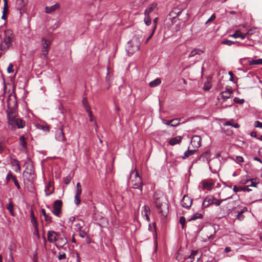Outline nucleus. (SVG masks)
Returning <instances> with one entry per match:
<instances>
[{
  "mask_svg": "<svg viewBox=\"0 0 262 262\" xmlns=\"http://www.w3.org/2000/svg\"><path fill=\"white\" fill-rule=\"evenodd\" d=\"M7 102L8 109L6 113L9 128L11 130H14L16 128H23L25 126L26 122L20 118H17V101L15 97L9 96Z\"/></svg>",
  "mask_w": 262,
  "mask_h": 262,
  "instance_id": "nucleus-1",
  "label": "nucleus"
},
{
  "mask_svg": "<svg viewBox=\"0 0 262 262\" xmlns=\"http://www.w3.org/2000/svg\"><path fill=\"white\" fill-rule=\"evenodd\" d=\"M154 203L158 210V213L163 216H166L169 212L168 206L166 198L162 193H155Z\"/></svg>",
  "mask_w": 262,
  "mask_h": 262,
  "instance_id": "nucleus-2",
  "label": "nucleus"
},
{
  "mask_svg": "<svg viewBox=\"0 0 262 262\" xmlns=\"http://www.w3.org/2000/svg\"><path fill=\"white\" fill-rule=\"evenodd\" d=\"M14 38V34L11 30H7L4 32V37L1 44V50L8 49L12 45Z\"/></svg>",
  "mask_w": 262,
  "mask_h": 262,
  "instance_id": "nucleus-3",
  "label": "nucleus"
},
{
  "mask_svg": "<svg viewBox=\"0 0 262 262\" xmlns=\"http://www.w3.org/2000/svg\"><path fill=\"white\" fill-rule=\"evenodd\" d=\"M201 231L202 239L204 242H207L213 237L215 234L214 227L210 225L203 227Z\"/></svg>",
  "mask_w": 262,
  "mask_h": 262,
  "instance_id": "nucleus-4",
  "label": "nucleus"
},
{
  "mask_svg": "<svg viewBox=\"0 0 262 262\" xmlns=\"http://www.w3.org/2000/svg\"><path fill=\"white\" fill-rule=\"evenodd\" d=\"M25 170L23 174L29 181H31L35 177L34 168L32 163L30 161L25 162Z\"/></svg>",
  "mask_w": 262,
  "mask_h": 262,
  "instance_id": "nucleus-5",
  "label": "nucleus"
},
{
  "mask_svg": "<svg viewBox=\"0 0 262 262\" xmlns=\"http://www.w3.org/2000/svg\"><path fill=\"white\" fill-rule=\"evenodd\" d=\"M140 43L138 38H136L128 42L126 50L128 54H133L139 49Z\"/></svg>",
  "mask_w": 262,
  "mask_h": 262,
  "instance_id": "nucleus-6",
  "label": "nucleus"
},
{
  "mask_svg": "<svg viewBox=\"0 0 262 262\" xmlns=\"http://www.w3.org/2000/svg\"><path fill=\"white\" fill-rule=\"evenodd\" d=\"M183 12V10H179V9L177 8H174L170 13L169 15L171 16V19H174L175 18L178 17L179 19L182 20L183 21H186L188 19V15L187 13H185V17L184 18H182L181 17V15Z\"/></svg>",
  "mask_w": 262,
  "mask_h": 262,
  "instance_id": "nucleus-7",
  "label": "nucleus"
},
{
  "mask_svg": "<svg viewBox=\"0 0 262 262\" xmlns=\"http://www.w3.org/2000/svg\"><path fill=\"white\" fill-rule=\"evenodd\" d=\"M131 183L133 188L139 189L141 193L142 192L143 183L142 179L138 176V173L137 171L136 172L135 178L132 180Z\"/></svg>",
  "mask_w": 262,
  "mask_h": 262,
  "instance_id": "nucleus-8",
  "label": "nucleus"
},
{
  "mask_svg": "<svg viewBox=\"0 0 262 262\" xmlns=\"http://www.w3.org/2000/svg\"><path fill=\"white\" fill-rule=\"evenodd\" d=\"M62 203L61 200H56L53 204V209L52 211L53 214L57 216H59L61 213Z\"/></svg>",
  "mask_w": 262,
  "mask_h": 262,
  "instance_id": "nucleus-9",
  "label": "nucleus"
},
{
  "mask_svg": "<svg viewBox=\"0 0 262 262\" xmlns=\"http://www.w3.org/2000/svg\"><path fill=\"white\" fill-rule=\"evenodd\" d=\"M59 234L54 231L50 230L47 233L48 241L50 243L58 241Z\"/></svg>",
  "mask_w": 262,
  "mask_h": 262,
  "instance_id": "nucleus-10",
  "label": "nucleus"
},
{
  "mask_svg": "<svg viewBox=\"0 0 262 262\" xmlns=\"http://www.w3.org/2000/svg\"><path fill=\"white\" fill-rule=\"evenodd\" d=\"M191 145L194 149H197L201 146V138L200 136L194 135L191 140Z\"/></svg>",
  "mask_w": 262,
  "mask_h": 262,
  "instance_id": "nucleus-11",
  "label": "nucleus"
},
{
  "mask_svg": "<svg viewBox=\"0 0 262 262\" xmlns=\"http://www.w3.org/2000/svg\"><path fill=\"white\" fill-rule=\"evenodd\" d=\"M28 3V0H16L15 8L16 10L19 11V13L21 15V11L24 9Z\"/></svg>",
  "mask_w": 262,
  "mask_h": 262,
  "instance_id": "nucleus-12",
  "label": "nucleus"
},
{
  "mask_svg": "<svg viewBox=\"0 0 262 262\" xmlns=\"http://www.w3.org/2000/svg\"><path fill=\"white\" fill-rule=\"evenodd\" d=\"M10 180L14 181V183L18 189H20V186L19 184L16 177L13 175L11 171L9 170L6 178L7 184L9 183Z\"/></svg>",
  "mask_w": 262,
  "mask_h": 262,
  "instance_id": "nucleus-13",
  "label": "nucleus"
},
{
  "mask_svg": "<svg viewBox=\"0 0 262 262\" xmlns=\"http://www.w3.org/2000/svg\"><path fill=\"white\" fill-rule=\"evenodd\" d=\"M192 203V200L186 195L183 196L181 204L184 208H189L191 207Z\"/></svg>",
  "mask_w": 262,
  "mask_h": 262,
  "instance_id": "nucleus-14",
  "label": "nucleus"
},
{
  "mask_svg": "<svg viewBox=\"0 0 262 262\" xmlns=\"http://www.w3.org/2000/svg\"><path fill=\"white\" fill-rule=\"evenodd\" d=\"M55 137L57 140L61 142H66V138L63 132V127H61L56 132Z\"/></svg>",
  "mask_w": 262,
  "mask_h": 262,
  "instance_id": "nucleus-15",
  "label": "nucleus"
},
{
  "mask_svg": "<svg viewBox=\"0 0 262 262\" xmlns=\"http://www.w3.org/2000/svg\"><path fill=\"white\" fill-rule=\"evenodd\" d=\"M42 40L45 41L44 44L43 45V47L41 50L42 55L46 57L49 53L50 42L49 40H46L44 38H42Z\"/></svg>",
  "mask_w": 262,
  "mask_h": 262,
  "instance_id": "nucleus-16",
  "label": "nucleus"
},
{
  "mask_svg": "<svg viewBox=\"0 0 262 262\" xmlns=\"http://www.w3.org/2000/svg\"><path fill=\"white\" fill-rule=\"evenodd\" d=\"M233 91L230 89H227L226 91L221 92L220 97H221L225 101L226 99L231 97Z\"/></svg>",
  "mask_w": 262,
  "mask_h": 262,
  "instance_id": "nucleus-17",
  "label": "nucleus"
},
{
  "mask_svg": "<svg viewBox=\"0 0 262 262\" xmlns=\"http://www.w3.org/2000/svg\"><path fill=\"white\" fill-rule=\"evenodd\" d=\"M30 216H31V222L34 227L35 232L38 235V229L37 227V221L35 216L34 212L32 209L30 211Z\"/></svg>",
  "mask_w": 262,
  "mask_h": 262,
  "instance_id": "nucleus-18",
  "label": "nucleus"
},
{
  "mask_svg": "<svg viewBox=\"0 0 262 262\" xmlns=\"http://www.w3.org/2000/svg\"><path fill=\"white\" fill-rule=\"evenodd\" d=\"M210 157V152L209 151H206L203 153L201 156L197 157L196 160H200L203 162H209Z\"/></svg>",
  "mask_w": 262,
  "mask_h": 262,
  "instance_id": "nucleus-19",
  "label": "nucleus"
},
{
  "mask_svg": "<svg viewBox=\"0 0 262 262\" xmlns=\"http://www.w3.org/2000/svg\"><path fill=\"white\" fill-rule=\"evenodd\" d=\"M182 137L181 136H178L172 138L169 141V144L170 145L174 146L176 144H179L182 142Z\"/></svg>",
  "mask_w": 262,
  "mask_h": 262,
  "instance_id": "nucleus-20",
  "label": "nucleus"
},
{
  "mask_svg": "<svg viewBox=\"0 0 262 262\" xmlns=\"http://www.w3.org/2000/svg\"><path fill=\"white\" fill-rule=\"evenodd\" d=\"M213 201H214V198L212 196H207L203 202V206L208 207L209 205L213 204Z\"/></svg>",
  "mask_w": 262,
  "mask_h": 262,
  "instance_id": "nucleus-21",
  "label": "nucleus"
},
{
  "mask_svg": "<svg viewBox=\"0 0 262 262\" xmlns=\"http://www.w3.org/2000/svg\"><path fill=\"white\" fill-rule=\"evenodd\" d=\"M203 187L205 189L210 190L212 189L214 183L211 180L203 181Z\"/></svg>",
  "mask_w": 262,
  "mask_h": 262,
  "instance_id": "nucleus-22",
  "label": "nucleus"
},
{
  "mask_svg": "<svg viewBox=\"0 0 262 262\" xmlns=\"http://www.w3.org/2000/svg\"><path fill=\"white\" fill-rule=\"evenodd\" d=\"M60 8V5L58 3H56L55 5L51 6L46 7V12L47 13H51L53 12H54L56 10Z\"/></svg>",
  "mask_w": 262,
  "mask_h": 262,
  "instance_id": "nucleus-23",
  "label": "nucleus"
},
{
  "mask_svg": "<svg viewBox=\"0 0 262 262\" xmlns=\"http://www.w3.org/2000/svg\"><path fill=\"white\" fill-rule=\"evenodd\" d=\"M150 212V208L148 206L144 205L143 207V210L142 211V215L143 217H145L146 221H149V217L148 213Z\"/></svg>",
  "mask_w": 262,
  "mask_h": 262,
  "instance_id": "nucleus-24",
  "label": "nucleus"
},
{
  "mask_svg": "<svg viewBox=\"0 0 262 262\" xmlns=\"http://www.w3.org/2000/svg\"><path fill=\"white\" fill-rule=\"evenodd\" d=\"M245 184H246L247 187H257V185L258 184V181L257 180V179H252L251 180H249L246 181L245 182Z\"/></svg>",
  "mask_w": 262,
  "mask_h": 262,
  "instance_id": "nucleus-25",
  "label": "nucleus"
},
{
  "mask_svg": "<svg viewBox=\"0 0 262 262\" xmlns=\"http://www.w3.org/2000/svg\"><path fill=\"white\" fill-rule=\"evenodd\" d=\"M197 151V149H190L189 148L188 150H187L185 152L183 156H182V158L183 159H185L188 157H189L190 156L194 154L195 152Z\"/></svg>",
  "mask_w": 262,
  "mask_h": 262,
  "instance_id": "nucleus-26",
  "label": "nucleus"
},
{
  "mask_svg": "<svg viewBox=\"0 0 262 262\" xmlns=\"http://www.w3.org/2000/svg\"><path fill=\"white\" fill-rule=\"evenodd\" d=\"M204 51L200 49H194L191 51V52L189 54L188 57H193L196 55H201V54L203 53Z\"/></svg>",
  "mask_w": 262,
  "mask_h": 262,
  "instance_id": "nucleus-27",
  "label": "nucleus"
},
{
  "mask_svg": "<svg viewBox=\"0 0 262 262\" xmlns=\"http://www.w3.org/2000/svg\"><path fill=\"white\" fill-rule=\"evenodd\" d=\"M11 164L12 166H16V168L15 169V171H19L21 169V167L20 166L19 162L16 159H11Z\"/></svg>",
  "mask_w": 262,
  "mask_h": 262,
  "instance_id": "nucleus-28",
  "label": "nucleus"
},
{
  "mask_svg": "<svg viewBox=\"0 0 262 262\" xmlns=\"http://www.w3.org/2000/svg\"><path fill=\"white\" fill-rule=\"evenodd\" d=\"M231 36L234 38H241L242 39H244L246 37V34H242L239 31L237 30L234 34L231 35Z\"/></svg>",
  "mask_w": 262,
  "mask_h": 262,
  "instance_id": "nucleus-29",
  "label": "nucleus"
},
{
  "mask_svg": "<svg viewBox=\"0 0 262 262\" xmlns=\"http://www.w3.org/2000/svg\"><path fill=\"white\" fill-rule=\"evenodd\" d=\"M6 208L9 210L12 216H14L15 215L14 213V205L11 200L9 201L8 204L7 205Z\"/></svg>",
  "mask_w": 262,
  "mask_h": 262,
  "instance_id": "nucleus-30",
  "label": "nucleus"
},
{
  "mask_svg": "<svg viewBox=\"0 0 262 262\" xmlns=\"http://www.w3.org/2000/svg\"><path fill=\"white\" fill-rule=\"evenodd\" d=\"M161 83V79L159 78H157L156 79L150 82L149 83V85L150 87L154 88V87H156V86L159 85V84H160Z\"/></svg>",
  "mask_w": 262,
  "mask_h": 262,
  "instance_id": "nucleus-31",
  "label": "nucleus"
},
{
  "mask_svg": "<svg viewBox=\"0 0 262 262\" xmlns=\"http://www.w3.org/2000/svg\"><path fill=\"white\" fill-rule=\"evenodd\" d=\"M222 43L226 45L229 46H231L233 45V44H236L237 46L242 45V43H239V42H237V41L234 42V41H231V40H230L228 39H226V40H223L222 42Z\"/></svg>",
  "mask_w": 262,
  "mask_h": 262,
  "instance_id": "nucleus-32",
  "label": "nucleus"
},
{
  "mask_svg": "<svg viewBox=\"0 0 262 262\" xmlns=\"http://www.w3.org/2000/svg\"><path fill=\"white\" fill-rule=\"evenodd\" d=\"M249 65L262 64V59H251L248 61Z\"/></svg>",
  "mask_w": 262,
  "mask_h": 262,
  "instance_id": "nucleus-33",
  "label": "nucleus"
},
{
  "mask_svg": "<svg viewBox=\"0 0 262 262\" xmlns=\"http://www.w3.org/2000/svg\"><path fill=\"white\" fill-rule=\"evenodd\" d=\"M41 211L43 216H44L45 220L49 223H51L52 222V217L51 216L48 215L46 213V210L44 209H42Z\"/></svg>",
  "mask_w": 262,
  "mask_h": 262,
  "instance_id": "nucleus-34",
  "label": "nucleus"
},
{
  "mask_svg": "<svg viewBox=\"0 0 262 262\" xmlns=\"http://www.w3.org/2000/svg\"><path fill=\"white\" fill-rule=\"evenodd\" d=\"M19 144L25 149L27 148V143L26 142V138L24 136H21L19 139Z\"/></svg>",
  "mask_w": 262,
  "mask_h": 262,
  "instance_id": "nucleus-35",
  "label": "nucleus"
},
{
  "mask_svg": "<svg viewBox=\"0 0 262 262\" xmlns=\"http://www.w3.org/2000/svg\"><path fill=\"white\" fill-rule=\"evenodd\" d=\"M203 217V216L202 214H201V213H196L192 215V216L188 220V221L190 222L191 221L195 220L196 219H202Z\"/></svg>",
  "mask_w": 262,
  "mask_h": 262,
  "instance_id": "nucleus-36",
  "label": "nucleus"
},
{
  "mask_svg": "<svg viewBox=\"0 0 262 262\" xmlns=\"http://www.w3.org/2000/svg\"><path fill=\"white\" fill-rule=\"evenodd\" d=\"M58 244L60 245V246H63L68 242V241L66 237H58Z\"/></svg>",
  "mask_w": 262,
  "mask_h": 262,
  "instance_id": "nucleus-37",
  "label": "nucleus"
},
{
  "mask_svg": "<svg viewBox=\"0 0 262 262\" xmlns=\"http://www.w3.org/2000/svg\"><path fill=\"white\" fill-rule=\"evenodd\" d=\"M156 4H152L150 7L147 8L144 12L145 15H149V14L156 8Z\"/></svg>",
  "mask_w": 262,
  "mask_h": 262,
  "instance_id": "nucleus-38",
  "label": "nucleus"
},
{
  "mask_svg": "<svg viewBox=\"0 0 262 262\" xmlns=\"http://www.w3.org/2000/svg\"><path fill=\"white\" fill-rule=\"evenodd\" d=\"M4 2L3 13L8 14V0H3Z\"/></svg>",
  "mask_w": 262,
  "mask_h": 262,
  "instance_id": "nucleus-39",
  "label": "nucleus"
},
{
  "mask_svg": "<svg viewBox=\"0 0 262 262\" xmlns=\"http://www.w3.org/2000/svg\"><path fill=\"white\" fill-rule=\"evenodd\" d=\"M224 125L226 126H232L234 128H238L239 127V125L238 123H234L233 122L231 121L226 122Z\"/></svg>",
  "mask_w": 262,
  "mask_h": 262,
  "instance_id": "nucleus-40",
  "label": "nucleus"
},
{
  "mask_svg": "<svg viewBox=\"0 0 262 262\" xmlns=\"http://www.w3.org/2000/svg\"><path fill=\"white\" fill-rule=\"evenodd\" d=\"M180 118H175L171 120V124H170L171 126H176L178 125L180 123Z\"/></svg>",
  "mask_w": 262,
  "mask_h": 262,
  "instance_id": "nucleus-41",
  "label": "nucleus"
},
{
  "mask_svg": "<svg viewBox=\"0 0 262 262\" xmlns=\"http://www.w3.org/2000/svg\"><path fill=\"white\" fill-rule=\"evenodd\" d=\"M180 223L182 225V228L184 229L185 228V223H186V219L184 216H182L180 217L179 220Z\"/></svg>",
  "mask_w": 262,
  "mask_h": 262,
  "instance_id": "nucleus-42",
  "label": "nucleus"
},
{
  "mask_svg": "<svg viewBox=\"0 0 262 262\" xmlns=\"http://www.w3.org/2000/svg\"><path fill=\"white\" fill-rule=\"evenodd\" d=\"M230 198H231V196H230L227 199H223L221 200H217L214 198V201H213V204H215L216 206H219L221 204L222 202L225 201L227 199Z\"/></svg>",
  "mask_w": 262,
  "mask_h": 262,
  "instance_id": "nucleus-43",
  "label": "nucleus"
},
{
  "mask_svg": "<svg viewBox=\"0 0 262 262\" xmlns=\"http://www.w3.org/2000/svg\"><path fill=\"white\" fill-rule=\"evenodd\" d=\"M82 103L84 107H85V109L86 111H87L88 107L89 108H91L90 105L88 104V100L85 98H83L82 100Z\"/></svg>",
  "mask_w": 262,
  "mask_h": 262,
  "instance_id": "nucleus-44",
  "label": "nucleus"
},
{
  "mask_svg": "<svg viewBox=\"0 0 262 262\" xmlns=\"http://www.w3.org/2000/svg\"><path fill=\"white\" fill-rule=\"evenodd\" d=\"M233 101L235 103H238V104H243L245 102V100L244 99H239L238 97H235L233 99Z\"/></svg>",
  "mask_w": 262,
  "mask_h": 262,
  "instance_id": "nucleus-45",
  "label": "nucleus"
},
{
  "mask_svg": "<svg viewBox=\"0 0 262 262\" xmlns=\"http://www.w3.org/2000/svg\"><path fill=\"white\" fill-rule=\"evenodd\" d=\"M86 112H88V115H89V116L90 117V121L93 122L94 121V118H93V114H92V111L91 110V108H89L88 107Z\"/></svg>",
  "mask_w": 262,
  "mask_h": 262,
  "instance_id": "nucleus-46",
  "label": "nucleus"
},
{
  "mask_svg": "<svg viewBox=\"0 0 262 262\" xmlns=\"http://www.w3.org/2000/svg\"><path fill=\"white\" fill-rule=\"evenodd\" d=\"M144 21L147 26H149L151 24V21L150 18H149V15H145Z\"/></svg>",
  "mask_w": 262,
  "mask_h": 262,
  "instance_id": "nucleus-47",
  "label": "nucleus"
},
{
  "mask_svg": "<svg viewBox=\"0 0 262 262\" xmlns=\"http://www.w3.org/2000/svg\"><path fill=\"white\" fill-rule=\"evenodd\" d=\"M256 29V28H251L250 30L248 31V32L245 34L247 35H252L255 32V30Z\"/></svg>",
  "mask_w": 262,
  "mask_h": 262,
  "instance_id": "nucleus-48",
  "label": "nucleus"
},
{
  "mask_svg": "<svg viewBox=\"0 0 262 262\" xmlns=\"http://www.w3.org/2000/svg\"><path fill=\"white\" fill-rule=\"evenodd\" d=\"M66 258V254L65 253L63 252H59L58 256V259L59 260H62Z\"/></svg>",
  "mask_w": 262,
  "mask_h": 262,
  "instance_id": "nucleus-49",
  "label": "nucleus"
},
{
  "mask_svg": "<svg viewBox=\"0 0 262 262\" xmlns=\"http://www.w3.org/2000/svg\"><path fill=\"white\" fill-rule=\"evenodd\" d=\"M198 251L197 250H192L191 251L190 255L188 257V258H191V259H194L195 255H196L198 254Z\"/></svg>",
  "mask_w": 262,
  "mask_h": 262,
  "instance_id": "nucleus-50",
  "label": "nucleus"
},
{
  "mask_svg": "<svg viewBox=\"0 0 262 262\" xmlns=\"http://www.w3.org/2000/svg\"><path fill=\"white\" fill-rule=\"evenodd\" d=\"M74 202L76 205H79L81 202V200L79 195H75Z\"/></svg>",
  "mask_w": 262,
  "mask_h": 262,
  "instance_id": "nucleus-51",
  "label": "nucleus"
},
{
  "mask_svg": "<svg viewBox=\"0 0 262 262\" xmlns=\"http://www.w3.org/2000/svg\"><path fill=\"white\" fill-rule=\"evenodd\" d=\"M79 235L82 238L85 237L87 234L86 232L85 231L83 230L82 229L79 230Z\"/></svg>",
  "mask_w": 262,
  "mask_h": 262,
  "instance_id": "nucleus-52",
  "label": "nucleus"
},
{
  "mask_svg": "<svg viewBox=\"0 0 262 262\" xmlns=\"http://www.w3.org/2000/svg\"><path fill=\"white\" fill-rule=\"evenodd\" d=\"M13 65L12 63H10L9 64V66L7 68V72L8 73H11L12 72H13Z\"/></svg>",
  "mask_w": 262,
  "mask_h": 262,
  "instance_id": "nucleus-53",
  "label": "nucleus"
},
{
  "mask_svg": "<svg viewBox=\"0 0 262 262\" xmlns=\"http://www.w3.org/2000/svg\"><path fill=\"white\" fill-rule=\"evenodd\" d=\"M107 75H108V73H107ZM105 79H106V82H107V84L108 85L107 89H109V88L111 86V81L112 79L111 76L107 75V76H106Z\"/></svg>",
  "mask_w": 262,
  "mask_h": 262,
  "instance_id": "nucleus-54",
  "label": "nucleus"
},
{
  "mask_svg": "<svg viewBox=\"0 0 262 262\" xmlns=\"http://www.w3.org/2000/svg\"><path fill=\"white\" fill-rule=\"evenodd\" d=\"M245 218V216L243 214H241V213L238 212L237 213V214L236 215V219L242 221Z\"/></svg>",
  "mask_w": 262,
  "mask_h": 262,
  "instance_id": "nucleus-55",
  "label": "nucleus"
},
{
  "mask_svg": "<svg viewBox=\"0 0 262 262\" xmlns=\"http://www.w3.org/2000/svg\"><path fill=\"white\" fill-rule=\"evenodd\" d=\"M83 226V222H82V223H78L75 225V227L78 229L79 231L82 229Z\"/></svg>",
  "mask_w": 262,
  "mask_h": 262,
  "instance_id": "nucleus-56",
  "label": "nucleus"
},
{
  "mask_svg": "<svg viewBox=\"0 0 262 262\" xmlns=\"http://www.w3.org/2000/svg\"><path fill=\"white\" fill-rule=\"evenodd\" d=\"M254 126L256 127L262 128V123L259 121H256L254 122Z\"/></svg>",
  "mask_w": 262,
  "mask_h": 262,
  "instance_id": "nucleus-57",
  "label": "nucleus"
},
{
  "mask_svg": "<svg viewBox=\"0 0 262 262\" xmlns=\"http://www.w3.org/2000/svg\"><path fill=\"white\" fill-rule=\"evenodd\" d=\"M215 18H216L215 15L214 14H213L210 16V17L207 20L206 24H207L210 21H212L214 20L215 19Z\"/></svg>",
  "mask_w": 262,
  "mask_h": 262,
  "instance_id": "nucleus-58",
  "label": "nucleus"
},
{
  "mask_svg": "<svg viewBox=\"0 0 262 262\" xmlns=\"http://www.w3.org/2000/svg\"><path fill=\"white\" fill-rule=\"evenodd\" d=\"M236 162L237 163H242V162H243L244 161V158L241 157V156H236Z\"/></svg>",
  "mask_w": 262,
  "mask_h": 262,
  "instance_id": "nucleus-59",
  "label": "nucleus"
},
{
  "mask_svg": "<svg viewBox=\"0 0 262 262\" xmlns=\"http://www.w3.org/2000/svg\"><path fill=\"white\" fill-rule=\"evenodd\" d=\"M82 192V188H76V195H80Z\"/></svg>",
  "mask_w": 262,
  "mask_h": 262,
  "instance_id": "nucleus-60",
  "label": "nucleus"
},
{
  "mask_svg": "<svg viewBox=\"0 0 262 262\" xmlns=\"http://www.w3.org/2000/svg\"><path fill=\"white\" fill-rule=\"evenodd\" d=\"M154 32H155V30H153L151 34L148 36V37L147 38L146 41H145V43H147L148 41L151 39V38L152 37V36H153L154 34Z\"/></svg>",
  "mask_w": 262,
  "mask_h": 262,
  "instance_id": "nucleus-61",
  "label": "nucleus"
},
{
  "mask_svg": "<svg viewBox=\"0 0 262 262\" xmlns=\"http://www.w3.org/2000/svg\"><path fill=\"white\" fill-rule=\"evenodd\" d=\"M163 123L167 125H170L171 124V120H165L163 121Z\"/></svg>",
  "mask_w": 262,
  "mask_h": 262,
  "instance_id": "nucleus-62",
  "label": "nucleus"
},
{
  "mask_svg": "<svg viewBox=\"0 0 262 262\" xmlns=\"http://www.w3.org/2000/svg\"><path fill=\"white\" fill-rule=\"evenodd\" d=\"M70 180H71V179H70V178H69V177H66V178H65V179H64V183H65L66 184H67H67H69L70 183Z\"/></svg>",
  "mask_w": 262,
  "mask_h": 262,
  "instance_id": "nucleus-63",
  "label": "nucleus"
},
{
  "mask_svg": "<svg viewBox=\"0 0 262 262\" xmlns=\"http://www.w3.org/2000/svg\"><path fill=\"white\" fill-rule=\"evenodd\" d=\"M248 211L247 208L245 207L243 209H241V210L239 212L241 213V214H243L244 212Z\"/></svg>",
  "mask_w": 262,
  "mask_h": 262,
  "instance_id": "nucleus-64",
  "label": "nucleus"
}]
</instances>
